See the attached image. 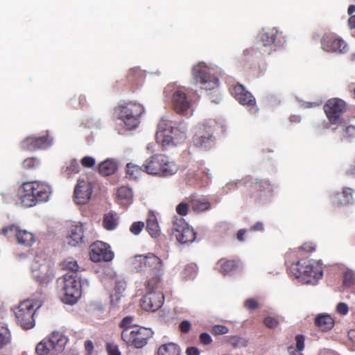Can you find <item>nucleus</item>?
<instances>
[{
	"label": "nucleus",
	"mask_w": 355,
	"mask_h": 355,
	"mask_svg": "<svg viewBox=\"0 0 355 355\" xmlns=\"http://www.w3.org/2000/svg\"><path fill=\"white\" fill-rule=\"evenodd\" d=\"M187 130L185 122H177L169 116H164L157 125L156 141L165 149L177 147L186 141Z\"/></svg>",
	"instance_id": "f257e3e1"
},
{
	"label": "nucleus",
	"mask_w": 355,
	"mask_h": 355,
	"mask_svg": "<svg viewBox=\"0 0 355 355\" xmlns=\"http://www.w3.org/2000/svg\"><path fill=\"white\" fill-rule=\"evenodd\" d=\"M130 263L135 271L142 272L146 276L145 284L149 288L157 285L164 274L162 260L153 253L136 255L130 259Z\"/></svg>",
	"instance_id": "f03ea898"
},
{
	"label": "nucleus",
	"mask_w": 355,
	"mask_h": 355,
	"mask_svg": "<svg viewBox=\"0 0 355 355\" xmlns=\"http://www.w3.org/2000/svg\"><path fill=\"white\" fill-rule=\"evenodd\" d=\"M288 270L295 279L305 284L315 285L323 276L322 263L320 260L302 259L293 263Z\"/></svg>",
	"instance_id": "7ed1b4c3"
},
{
	"label": "nucleus",
	"mask_w": 355,
	"mask_h": 355,
	"mask_svg": "<svg viewBox=\"0 0 355 355\" xmlns=\"http://www.w3.org/2000/svg\"><path fill=\"white\" fill-rule=\"evenodd\" d=\"M51 193L52 189L49 184L39 181L24 182L18 189L21 203L26 207L47 202Z\"/></svg>",
	"instance_id": "20e7f679"
},
{
	"label": "nucleus",
	"mask_w": 355,
	"mask_h": 355,
	"mask_svg": "<svg viewBox=\"0 0 355 355\" xmlns=\"http://www.w3.org/2000/svg\"><path fill=\"white\" fill-rule=\"evenodd\" d=\"M143 167L146 173L159 178H169L179 170V165L164 154H155L149 157L144 161Z\"/></svg>",
	"instance_id": "39448f33"
},
{
	"label": "nucleus",
	"mask_w": 355,
	"mask_h": 355,
	"mask_svg": "<svg viewBox=\"0 0 355 355\" xmlns=\"http://www.w3.org/2000/svg\"><path fill=\"white\" fill-rule=\"evenodd\" d=\"M164 97L170 99L175 111L187 117L193 114V101L187 94L184 87L172 83L168 84L164 89Z\"/></svg>",
	"instance_id": "423d86ee"
},
{
	"label": "nucleus",
	"mask_w": 355,
	"mask_h": 355,
	"mask_svg": "<svg viewBox=\"0 0 355 355\" xmlns=\"http://www.w3.org/2000/svg\"><path fill=\"white\" fill-rule=\"evenodd\" d=\"M145 112L144 107L137 103L121 101L114 109V114L127 130L137 128L141 115Z\"/></svg>",
	"instance_id": "0eeeda50"
},
{
	"label": "nucleus",
	"mask_w": 355,
	"mask_h": 355,
	"mask_svg": "<svg viewBox=\"0 0 355 355\" xmlns=\"http://www.w3.org/2000/svg\"><path fill=\"white\" fill-rule=\"evenodd\" d=\"M218 67L212 64L200 62L192 67V76L195 83L205 90L218 88Z\"/></svg>",
	"instance_id": "6e6552de"
},
{
	"label": "nucleus",
	"mask_w": 355,
	"mask_h": 355,
	"mask_svg": "<svg viewBox=\"0 0 355 355\" xmlns=\"http://www.w3.org/2000/svg\"><path fill=\"white\" fill-rule=\"evenodd\" d=\"M43 295L41 291L35 297L21 302L15 310L18 324L25 329H32L35 325L34 314L42 304Z\"/></svg>",
	"instance_id": "1a4fd4ad"
},
{
	"label": "nucleus",
	"mask_w": 355,
	"mask_h": 355,
	"mask_svg": "<svg viewBox=\"0 0 355 355\" xmlns=\"http://www.w3.org/2000/svg\"><path fill=\"white\" fill-rule=\"evenodd\" d=\"M60 298L65 304H74L80 298L78 275L67 273L58 279Z\"/></svg>",
	"instance_id": "9d476101"
},
{
	"label": "nucleus",
	"mask_w": 355,
	"mask_h": 355,
	"mask_svg": "<svg viewBox=\"0 0 355 355\" xmlns=\"http://www.w3.org/2000/svg\"><path fill=\"white\" fill-rule=\"evenodd\" d=\"M278 31L276 28L263 29L258 35L259 43L256 46L246 49L243 55L246 58L252 56L259 57L270 53V47L275 44Z\"/></svg>",
	"instance_id": "9b49d317"
},
{
	"label": "nucleus",
	"mask_w": 355,
	"mask_h": 355,
	"mask_svg": "<svg viewBox=\"0 0 355 355\" xmlns=\"http://www.w3.org/2000/svg\"><path fill=\"white\" fill-rule=\"evenodd\" d=\"M153 335V331L150 329L135 327L133 329H127L122 331L121 338L127 345L139 349L148 343V339Z\"/></svg>",
	"instance_id": "f8f14e48"
},
{
	"label": "nucleus",
	"mask_w": 355,
	"mask_h": 355,
	"mask_svg": "<svg viewBox=\"0 0 355 355\" xmlns=\"http://www.w3.org/2000/svg\"><path fill=\"white\" fill-rule=\"evenodd\" d=\"M172 234L182 244L191 243L196 239V232L182 218H173Z\"/></svg>",
	"instance_id": "ddd939ff"
},
{
	"label": "nucleus",
	"mask_w": 355,
	"mask_h": 355,
	"mask_svg": "<svg viewBox=\"0 0 355 355\" xmlns=\"http://www.w3.org/2000/svg\"><path fill=\"white\" fill-rule=\"evenodd\" d=\"M324 110L331 124L340 125L342 115L346 110V103L338 98H331L324 105Z\"/></svg>",
	"instance_id": "4468645a"
},
{
	"label": "nucleus",
	"mask_w": 355,
	"mask_h": 355,
	"mask_svg": "<svg viewBox=\"0 0 355 355\" xmlns=\"http://www.w3.org/2000/svg\"><path fill=\"white\" fill-rule=\"evenodd\" d=\"M156 286L149 288L146 285L148 293L141 300V306L146 311H155L163 305L164 297L162 292L154 291Z\"/></svg>",
	"instance_id": "2eb2a0df"
},
{
	"label": "nucleus",
	"mask_w": 355,
	"mask_h": 355,
	"mask_svg": "<svg viewBox=\"0 0 355 355\" xmlns=\"http://www.w3.org/2000/svg\"><path fill=\"white\" fill-rule=\"evenodd\" d=\"M253 193L254 200L259 204H263L271 200L274 195L275 186L267 180H255Z\"/></svg>",
	"instance_id": "dca6fc26"
},
{
	"label": "nucleus",
	"mask_w": 355,
	"mask_h": 355,
	"mask_svg": "<svg viewBox=\"0 0 355 355\" xmlns=\"http://www.w3.org/2000/svg\"><path fill=\"white\" fill-rule=\"evenodd\" d=\"M89 256L94 262L110 261L114 258V253L107 243L96 241L90 245Z\"/></svg>",
	"instance_id": "f3484780"
},
{
	"label": "nucleus",
	"mask_w": 355,
	"mask_h": 355,
	"mask_svg": "<svg viewBox=\"0 0 355 355\" xmlns=\"http://www.w3.org/2000/svg\"><path fill=\"white\" fill-rule=\"evenodd\" d=\"M31 270L33 278L40 285H46L52 279V272L49 267L40 263L37 258L32 262Z\"/></svg>",
	"instance_id": "a211bd4d"
},
{
	"label": "nucleus",
	"mask_w": 355,
	"mask_h": 355,
	"mask_svg": "<svg viewBox=\"0 0 355 355\" xmlns=\"http://www.w3.org/2000/svg\"><path fill=\"white\" fill-rule=\"evenodd\" d=\"M322 49L326 52L344 53L347 45L344 40L334 33H326L321 40Z\"/></svg>",
	"instance_id": "6ab92c4d"
},
{
	"label": "nucleus",
	"mask_w": 355,
	"mask_h": 355,
	"mask_svg": "<svg viewBox=\"0 0 355 355\" xmlns=\"http://www.w3.org/2000/svg\"><path fill=\"white\" fill-rule=\"evenodd\" d=\"M92 193V185L90 182L79 179L74 190L75 201L78 205H85L90 200Z\"/></svg>",
	"instance_id": "aec40b11"
},
{
	"label": "nucleus",
	"mask_w": 355,
	"mask_h": 355,
	"mask_svg": "<svg viewBox=\"0 0 355 355\" xmlns=\"http://www.w3.org/2000/svg\"><path fill=\"white\" fill-rule=\"evenodd\" d=\"M232 93L239 103L252 107L250 109L252 113H256L257 112L258 109L255 107V98L242 85H236L234 86Z\"/></svg>",
	"instance_id": "412c9836"
},
{
	"label": "nucleus",
	"mask_w": 355,
	"mask_h": 355,
	"mask_svg": "<svg viewBox=\"0 0 355 355\" xmlns=\"http://www.w3.org/2000/svg\"><path fill=\"white\" fill-rule=\"evenodd\" d=\"M53 144V139L47 136L40 137H28L21 143V148L24 150H35L46 149Z\"/></svg>",
	"instance_id": "4be33fe9"
},
{
	"label": "nucleus",
	"mask_w": 355,
	"mask_h": 355,
	"mask_svg": "<svg viewBox=\"0 0 355 355\" xmlns=\"http://www.w3.org/2000/svg\"><path fill=\"white\" fill-rule=\"evenodd\" d=\"M85 225L82 223L72 224L68 230L66 242L71 246L76 247L83 242Z\"/></svg>",
	"instance_id": "5701e85b"
},
{
	"label": "nucleus",
	"mask_w": 355,
	"mask_h": 355,
	"mask_svg": "<svg viewBox=\"0 0 355 355\" xmlns=\"http://www.w3.org/2000/svg\"><path fill=\"white\" fill-rule=\"evenodd\" d=\"M212 123L213 122L210 121L202 124L196 134L199 137L198 144L205 148H209L214 144Z\"/></svg>",
	"instance_id": "b1692460"
},
{
	"label": "nucleus",
	"mask_w": 355,
	"mask_h": 355,
	"mask_svg": "<svg viewBox=\"0 0 355 355\" xmlns=\"http://www.w3.org/2000/svg\"><path fill=\"white\" fill-rule=\"evenodd\" d=\"M51 343V349L55 355L60 354L64 349L68 339L60 332L53 331L49 336L46 337Z\"/></svg>",
	"instance_id": "393cba45"
},
{
	"label": "nucleus",
	"mask_w": 355,
	"mask_h": 355,
	"mask_svg": "<svg viewBox=\"0 0 355 355\" xmlns=\"http://www.w3.org/2000/svg\"><path fill=\"white\" fill-rule=\"evenodd\" d=\"M314 324L322 331H329L334 327V320L328 313H321L315 315Z\"/></svg>",
	"instance_id": "a878e982"
},
{
	"label": "nucleus",
	"mask_w": 355,
	"mask_h": 355,
	"mask_svg": "<svg viewBox=\"0 0 355 355\" xmlns=\"http://www.w3.org/2000/svg\"><path fill=\"white\" fill-rule=\"evenodd\" d=\"M354 190L349 187L343 189L342 193H337L333 197L332 202L334 205L344 206L351 204L353 202L352 194Z\"/></svg>",
	"instance_id": "bb28decb"
},
{
	"label": "nucleus",
	"mask_w": 355,
	"mask_h": 355,
	"mask_svg": "<svg viewBox=\"0 0 355 355\" xmlns=\"http://www.w3.org/2000/svg\"><path fill=\"white\" fill-rule=\"evenodd\" d=\"M118 202L124 206L130 205L133 201L132 190L128 187H121L117 190Z\"/></svg>",
	"instance_id": "cd10ccee"
},
{
	"label": "nucleus",
	"mask_w": 355,
	"mask_h": 355,
	"mask_svg": "<svg viewBox=\"0 0 355 355\" xmlns=\"http://www.w3.org/2000/svg\"><path fill=\"white\" fill-rule=\"evenodd\" d=\"M16 238L20 245L26 247H31L35 241V236L32 232L19 228L17 231Z\"/></svg>",
	"instance_id": "c85d7f7f"
},
{
	"label": "nucleus",
	"mask_w": 355,
	"mask_h": 355,
	"mask_svg": "<svg viewBox=\"0 0 355 355\" xmlns=\"http://www.w3.org/2000/svg\"><path fill=\"white\" fill-rule=\"evenodd\" d=\"M117 170V164L113 159H107L102 162L98 166L99 173L105 176L114 174Z\"/></svg>",
	"instance_id": "c756f323"
},
{
	"label": "nucleus",
	"mask_w": 355,
	"mask_h": 355,
	"mask_svg": "<svg viewBox=\"0 0 355 355\" xmlns=\"http://www.w3.org/2000/svg\"><path fill=\"white\" fill-rule=\"evenodd\" d=\"M146 230L153 238L159 236L161 230L158 224L157 217L155 214H150L146 221Z\"/></svg>",
	"instance_id": "7c9ffc66"
},
{
	"label": "nucleus",
	"mask_w": 355,
	"mask_h": 355,
	"mask_svg": "<svg viewBox=\"0 0 355 355\" xmlns=\"http://www.w3.org/2000/svg\"><path fill=\"white\" fill-rule=\"evenodd\" d=\"M119 224V217L112 211L105 214L103 216V225L107 230L111 231L116 228Z\"/></svg>",
	"instance_id": "2f4dec72"
},
{
	"label": "nucleus",
	"mask_w": 355,
	"mask_h": 355,
	"mask_svg": "<svg viewBox=\"0 0 355 355\" xmlns=\"http://www.w3.org/2000/svg\"><path fill=\"white\" fill-rule=\"evenodd\" d=\"M180 347L173 343L161 345L157 351V355H180Z\"/></svg>",
	"instance_id": "473e14b6"
},
{
	"label": "nucleus",
	"mask_w": 355,
	"mask_h": 355,
	"mask_svg": "<svg viewBox=\"0 0 355 355\" xmlns=\"http://www.w3.org/2000/svg\"><path fill=\"white\" fill-rule=\"evenodd\" d=\"M237 264L234 261H230L222 259L217 263L218 270L224 275L231 272L235 270Z\"/></svg>",
	"instance_id": "72a5a7b5"
},
{
	"label": "nucleus",
	"mask_w": 355,
	"mask_h": 355,
	"mask_svg": "<svg viewBox=\"0 0 355 355\" xmlns=\"http://www.w3.org/2000/svg\"><path fill=\"white\" fill-rule=\"evenodd\" d=\"M51 348V343L46 337L37 345L35 352L38 355H55Z\"/></svg>",
	"instance_id": "f704fd0d"
},
{
	"label": "nucleus",
	"mask_w": 355,
	"mask_h": 355,
	"mask_svg": "<svg viewBox=\"0 0 355 355\" xmlns=\"http://www.w3.org/2000/svg\"><path fill=\"white\" fill-rule=\"evenodd\" d=\"M11 341V335L7 324H0V349Z\"/></svg>",
	"instance_id": "c9c22d12"
},
{
	"label": "nucleus",
	"mask_w": 355,
	"mask_h": 355,
	"mask_svg": "<svg viewBox=\"0 0 355 355\" xmlns=\"http://www.w3.org/2000/svg\"><path fill=\"white\" fill-rule=\"evenodd\" d=\"M191 207L193 211L201 212L209 209L211 207V204L207 200L198 198L192 200Z\"/></svg>",
	"instance_id": "e433bc0d"
},
{
	"label": "nucleus",
	"mask_w": 355,
	"mask_h": 355,
	"mask_svg": "<svg viewBox=\"0 0 355 355\" xmlns=\"http://www.w3.org/2000/svg\"><path fill=\"white\" fill-rule=\"evenodd\" d=\"M127 175L130 179L136 180L141 174L142 172H145L144 167L134 164L132 163H128L126 165Z\"/></svg>",
	"instance_id": "4c0bfd02"
},
{
	"label": "nucleus",
	"mask_w": 355,
	"mask_h": 355,
	"mask_svg": "<svg viewBox=\"0 0 355 355\" xmlns=\"http://www.w3.org/2000/svg\"><path fill=\"white\" fill-rule=\"evenodd\" d=\"M126 284L123 279H118L115 282V296L111 295V303L113 305H116L120 297L118 295H121L125 289Z\"/></svg>",
	"instance_id": "58836bf2"
},
{
	"label": "nucleus",
	"mask_w": 355,
	"mask_h": 355,
	"mask_svg": "<svg viewBox=\"0 0 355 355\" xmlns=\"http://www.w3.org/2000/svg\"><path fill=\"white\" fill-rule=\"evenodd\" d=\"M196 178L204 186L211 180L212 175L208 168H204L196 174Z\"/></svg>",
	"instance_id": "ea45409f"
},
{
	"label": "nucleus",
	"mask_w": 355,
	"mask_h": 355,
	"mask_svg": "<svg viewBox=\"0 0 355 355\" xmlns=\"http://www.w3.org/2000/svg\"><path fill=\"white\" fill-rule=\"evenodd\" d=\"M197 274V266L194 264L187 266L182 272V276L185 279H193Z\"/></svg>",
	"instance_id": "a19ab883"
},
{
	"label": "nucleus",
	"mask_w": 355,
	"mask_h": 355,
	"mask_svg": "<svg viewBox=\"0 0 355 355\" xmlns=\"http://www.w3.org/2000/svg\"><path fill=\"white\" fill-rule=\"evenodd\" d=\"M341 127L340 135L343 138L352 139L355 137V126L343 125V123L339 125Z\"/></svg>",
	"instance_id": "79ce46f5"
},
{
	"label": "nucleus",
	"mask_w": 355,
	"mask_h": 355,
	"mask_svg": "<svg viewBox=\"0 0 355 355\" xmlns=\"http://www.w3.org/2000/svg\"><path fill=\"white\" fill-rule=\"evenodd\" d=\"M80 171V165L77 159H72L69 164L65 167L64 169V173L67 174V175H71L73 173H77Z\"/></svg>",
	"instance_id": "37998d69"
},
{
	"label": "nucleus",
	"mask_w": 355,
	"mask_h": 355,
	"mask_svg": "<svg viewBox=\"0 0 355 355\" xmlns=\"http://www.w3.org/2000/svg\"><path fill=\"white\" fill-rule=\"evenodd\" d=\"M63 269L69 270L72 272H76L78 269L77 261L73 258L66 259L62 263Z\"/></svg>",
	"instance_id": "c03bdc74"
},
{
	"label": "nucleus",
	"mask_w": 355,
	"mask_h": 355,
	"mask_svg": "<svg viewBox=\"0 0 355 355\" xmlns=\"http://www.w3.org/2000/svg\"><path fill=\"white\" fill-rule=\"evenodd\" d=\"M229 342L234 348L245 347L248 344V342L245 338L238 336L231 337Z\"/></svg>",
	"instance_id": "a18cd8bd"
},
{
	"label": "nucleus",
	"mask_w": 355,
	"mask_h": 355,
	"mask_svg": "<svg viewBox=\"0 0 355 355\" xmlns=\"http://www.w3.org/2000/svg\"><path fill=\"white\" fill-rule=\"evenodd\" d=\"M40 162L35 157H30L24 160L22 162L23 168L26 169H33L39 166Z\"/></svg>",
	"instance_id": "49530a36"
},
{
	"label": "nucleus",
	"mask_w": 355,
	"mask_h": 355,
	"mask_svg": "<svg viewBox=\"0 0 355 355\" xmlns=\"http://www.w3.org/2000/svg\"><path fill=\"white\" fill-rule=\"evenodd\" d=\"M343 282L345 286L355 284V273L351 270H346L343 276Z\"/></svg>",
	"instance_id": "de8ad7c7"
},
{
	"label": "nucleus",
	"mask_w": 355,
	"mask_h": 355,
	"mask_svg": "<svg viewBox=\"0 0 355 355\" xmlns=\"http://www.w3.org/2000/svg\"><path fill=\"white\" fill-rule=\"evenodd\" d=\"M135 320V318L133 316H126L123 318L120 323V327L123 328V331H125L127 329H133L135 326H134L133 322Z\"/></svg>",
	"instance_id": "09e8293b"
},
{
	"label": "nucleus",
	"mask_w": 355,
	"mask_h": 355,
	"mask_svg": "<svg viewBox=\"0 0 355 355\" xmlns=\"http://www.w3.org/2000/svg\"><path fill=\"white\" fill-rule=\"evenodd\" d=\"M263 324L268 328L275 329L278 327L279 322L277 318L268 316L264 318Z\"/></svg>",
	"instance_id": "8fccbe9b"
},
{
	"label": "nucleus",
	"mask_w": 355,
	"mask_h": 355,
	"mask_svg": "<svg viewBox=\"0 0 355 355\" xmlns=\"http://www.w3.org/2000/svg\"><path fill=\"white\" fill-rule=\"evenodd\" d=\"M81 165L85 168H92L96 164V159L91 156L83 157L80 160Z\"/></svg>",
	"instance_id": "3c124183"
},
{
	"label": "nucleus",
	"mask_w": 355,
	"mask_h": 355,
	"mask_svg": "<svg viewBox=\"0 0 355 355\" xmlns=\"http://www.w3.org/2000/svg\"><path fill=\"white\" fill-rule=\"evenodd\" d=\"M252 178L251 177H245V178H243V180H236L235 181H232V182H228L226 186L225 187L223 188V191H224V193H227L228 191L225 190V188H227L228 189H231L230 187L232 185H237L241 182L243 183V184H246L247 183H248L250 181H252Z\"/></svg>",
	"instance_id": "603ef678"
},
{
	"label": "nucleus",
	"mask_w": 355,
	"mask_h": 355,
	"mask_svg": "<svg viewBox=\"0 0 355 355\" xmlns=\"http://www.w3.org/2000/svg\"><path fill=\"white\" fill-rule=\"evenodd\" d=\"M144 227V222H135L130 227V231L135 235H138Z\"/></svg>",
	"instance_id": "864d4df0"
},
{
	"label": "nucleus",
	"mask_w": 355,
	"mask_h": 355,
	"mask_svg": "<svg viewBox=\"0 0 355 355\" xmlns=\"http://www.w3.org/2000/svg\"><path fill=\"white\" fill-rule=\"evenodd\" d=\"M211 331L214 335H223L228 333L229 329L224 325H214L211 328Z\"/></svg>",
	"instance_id": "5fc2aeb1"
},
{
	"label": "nucleus",
	"mask_w": 355,
	"mask_h": 355,
	"mask_svg": "<svg viewBox=\"0 0 355 355\" xmlns=\"http://www.w3.org/2000/svg\"><path fill=\"white\" fill-rule=\"evenodd\" d=\"M78 285H80V293L83 291H86L89 287V281L87 278L78 275Z\"/></svg>",
	"instance_id": "6e6d98bb"
},
{
	"label": "nucleus",
	"mask_w": 355,
	"mask_h": 355,
	"mask_svg": "<svg viewBox=\"0 0 355 355\" xmlns=\"http://www.w3.org/2000/svg\"><path fill=\"white\" fill-rule=\"evenodd\" d=\"M106 349L108 355H121L118 346L114 343H107Z\"/></svg>",
	"instance_id": "4d7b16f0"
},
{
	"label": "nucleus",
	"mask_w": 355,
	"mask_h": 355,
	"mask_svg": "<svg viewBox=\"0 0 355 355\" xmlns=\"http://www.w3.org/2000/svg\"><path fill=\"white\" fill-rule=\"evenodd\" d=\"M176 211L180 216H186L188 213V205L184 202L180 203L176 207Z\"/></svg>",
	"instance_id": "13d9d810"
},
{
	"label": "nucleus",
	"mask_w": 355,
	"mask_h": 355,
	"mask_svg": "<svg viewBox=\"0 0 355 355\" xmlns=\"http://www.w3.org/2000/svg\"><path fill=\"white\" fill-rule=\"evenodd\" d=\"M336 311L342 315H346L349 311L347 304L344 302L338 303L336 306Z\"/></svg>",
	"instance_id": "bf43d9fd"
},
{
	"label": "nucleus",
	"mask_w": 355,
	"mask_h": 355,
	"mask_svg": "<svg viewBox=\"0 0 355 355\" xmlns=\"http://www.w3.org/2000/svg\"><path fill=\"white\" fill-rule=\"evenodd\" d=\"M245 306L249 310H254L257 308L258 302L255 299L250 298L245 301Z\"/></svg>",
	"instance_id": "052dcab7"
},
{
	"label": "nucleus",
	"mask_w": 355,
	"mask_h": 355,
	"mask_svg": "<svg viewBox=\"0 0 355 355\" xmlns=\"http://www.w3.org/2000/svg\"><path fill=\"white\" fill-rule=\"evenodd\" d=\"M200 341L203 345H209L212 342L211 336L207 333H202L200 335Z\"/></svg>",
	"instance_id": "680f3d73"
},
{
	"label": "nucleus",
	"mask_w": 355,
	"mask_h": 355,
	"mask_svg": "<svg viewBox=\"0 0 355 355\" xmlns=\"http://www.w3.org/2000/svg\"><path fill=\"white\" fill-rule=\"evenodd\" d=\"M296 347L297 349L295 351H300L302 352L304 347V339L302 336H296Z\"/></svg>",
	"instance_id": "e2e57ef3"
},
{
	"label": "nucleus",
	"mask_w": 355,
	"mask_h": 355,
	"mask_svg": "<svg viewBox=\"0 0 355 355\" xmlns=\"http://www.w3.org/2000/svg\"><path fill=\"white\" fill-rule=\"evenodd\" d=\"M18 229H19V227L15 225H10V226L5 227L1 230L0 234L6 236L8 234V232H14L16 235L17 231L18 230Z\"/></svg>",
	"instance_id": "0e129e2a"
},
{
	"label": "nucleus",
	"mask_w": 355,
	"mask_h": 355,
	"mask_svg": "<svg viewBox=\"0 0 355 355\" xmlns=\"http://www.w3.org/2000/svg\"><path fill=\"white\" fill-rule=\"evenodd\" d=\"M300 249L306 252H311L315 250V245L313 243H305L300 247Z\"/></svg>",
	"instance_id": "69168bd1"
},
{
	"label": "nucleus",
	"mask_w": 355,
	"mask_h": 355,
	"mask_svg": "<svg viewBox=\"0 0 355 355\" xmlns=\"http://www.w3.org/2000/svg\"><path fill=\"white\" fill-rule=\"evenodd\" d=\"M191 328V323L188 320H183L180 324V329L182 332L187 333Z\"/></svg>",
	"instance_id": "338daca9"
},
{
	"label": "nucleus",
	"mask_w": 355,
	"mask_h": 355,
	"mask_svg": "<svg viewBox=\"0 0 355 355\" xmlns=\"http://www.w3.org/2000/svg\"><path fill=\"white\" fill-rule=\"evenodd\" d=\"M187 355H200L199 349L196 347H189L186 349Z\"/></svg>",
	"instance_id": "774afa93"
}]
</instances>
